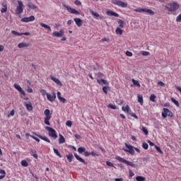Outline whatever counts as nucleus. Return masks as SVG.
I'll return each mask as SVG.
<instances>
[{"instance_id": "obj_1", "label": "nucleus", "mask_w": 181, "mask_h": 181, "mask_svg": "<svg viewBox=\"0 0 181 181\" xmlns=\"http://www.w3.org/2000/svg\"><path fill=\"white\" fill-rule=\"evenodd\" d=\"M180 6H179V4L176 3L175 1H171L166 5L165 8L169 12H176L177 9H179Z\"/></svg>"}, {"instance_id": "obj_2", "label": "nucleus", "mask_w": 181, "mask_h": 181, "mask_svg": "<svg viewBox=\"0 0 181 181\" xmlns=\"http://www.w3.org/2000/svg\"><path fill=\"white\" fill-rule=\"evenodd\" d=\"M122 110L124 111V112H127L129 115H131V117H133V118H135L136 119H138V116L134 112H132V110H131V107H129V105H126L122 107Z\"/></svg>"}, {"instance_id": "obj_3", "label": "nucleus", "mask_w": 181, "mask_h": 181, "mask_svg": "<svg viewBox=\"0 0 181 181\" xmlns=\"http://www.w3.org/2000/svg\"><path fill=\"white\" fill-rule=\"evenodd\" d=\"M44 114L45 115V118L44 120L45 125H50V122H49V121H50V119L52 118V114H50V110L49 109H46L44 111Z\"/></svg>"}, {"instance_id": "obj_4", "label": "nucleus", "mask_w": 181, "mask_h": 181, "mask_svg": "<svg viewBox=\"0 0 181 181\" xmlns=\"http://www.w3.org/2000/svg\"><path fill=\"white\" fill-rule=\"evenodd\" d=\"M116 160H118L119 162H122V163H126V165H128L129 166H132V168H135V164L132 163V162L125 160V158H123L121 156H117L115 157Z\"/></svg>"}, {"instance_id": "obj_5", "label": "nucleus", "mask_w": 181, "mask_h": 181, "mask_svg": "<svg viewBox=\"0 0 181 181\" xmlns=\"http://www.w3.org/2000/svg\"><path fill=\"white\" fill-rule=\"evenodd\" d=\"M163 112L161 113L163 118H167L168 117L173 118V112H172L169 109L163 108Z\"/></svg>"}, {"instance_id": "obj_6", "label": "nucleus", "mask_w": 181, "mask_h": 181, "mask_svg": "<svg viewBox=\"0 0 181 181\" xmlns=\"http://www.w3.org/2000/svg\"><path fill=\"white\" fill-rule=\"evenodd\" d=\"M18 6L16 8V15H21L22 12H23V2L21 0H18Z\"/></svg>"}, {"instance_id": "obj_7", "label": "nucleus", "mask_w": 181, "mask_h": 181, "mask_svg": "<svg viewBox=\"0 0 181 181\" xmlns=\"http://www.w3.org/2000/svg\"><path fill=\"white\" fill-rule=\"evenodd\" d=\"M45 129L49 132V136L53 138L54 139H57V133H56V130L52 127H46Z\"/></svg>"}, {"instance_id": "obj_8", "label": "nucleus", "mask_w": 181, "mask_h": 181, "mask_svg": "<svg viewBox=\"0 0 181 181\" xmlns=\"http://www.w3.org/2000/svg\"><path fill=\"white\" fill-rule=\"evenodd\" d=\"M125 146L127 148H123L124 152H128L130 155H135V147L132 145H128V144H125Z\"/></svg>"}, {"instance_id": "obj_9", "label": "nucleus", "mask_w": 181, "mask_h": 181, "mask_svg": "<svg viewBox=\"0 0 181 181\" xmlns=\"http://www.w3.org/2000/svg\"><path fill=\"white\" fill-rule=\"evenodd\" d=\"M112 4H113L114 5H117L119 8H127V6H128V4H127V3L120 0H114L112 1Z\"/></svg>"}, {"instance_id": "obj_10", "label": "nucleus", "mask_w": 181, "mask_h": 181, "mask_svg": "<svg viewBox=\"0 0 181 181\" xmlns=\"http://www.w3.org/2000/svg\"><path fill=\"white\" fill-rule=\"evenodd\" d=\"M134 12H139L140 13H142V12H146L147 13H149V15H155V12L153 11L148 8H136L134 9Z\"/></svg>"}, {"instance_id": "obj_11", "label": "nucleus", "mask_w": 181, "mask_h": 181, "mask_svg": "<svg viewBox=\"0 0 181 181\" xmlns=\"http://www.w3.org/2000/svg\"><path fill=\"white\" fill-rule=\"evenodd\" d=\"M53 37H63L64 36V30L61 28L59 32L55 31L52 34Z\"/></svg>"}, {"instance_id": "obj_12", "label": "nucleus", "mask_w": 181, "mask_h": 181, "mask_svg": "<svg viewBox=\"0 0 181 181\" xmlns=\"http://www.w3.org/2000/svg\"><path fill=\"white\" fill-rule=\"evenodd\" d=\"M49 78L54 81V83H55L56 84H57V86H60V87H62V86H63V83H62V82L60 81V80L58 78H56L52 75L49 76Z\"/></svg>"}, {"instance_id": "obj_13", "label": "nucleus", "mask_w": 181, "mask_h": 181, "mask_svg": "<svg viewBox=\"0 0 181 181\" xmlns=\"http://www.w3.org/2000/svg\"><path fill=\"white\" fill-rule=\"evenodd\" d=\"M13 87H14V88H16V90H18L19 93H21V94H22V95H26L25 90H22V88L21 87V86L19 84L14 83Z\"/></svg>"}, {"instance_id": "obj_14", "label": "nucleus", "mask_w": 181, "mask_h": 181, "mask_svg": "<svg viewBox=\"0 0 181 181\" xmlns=\"http://www.w3.org/2000/svg\"><path fill=\"white\" fill-rule=\"evenodd\" d=\"M35 21V16H30V17H24L21 19V22H33Z\"/></svg>"}, {"instance_id": "obj_15", "label": "nucleus", "mask_w": 181, "mask_h": 181, "mask_svg": "<svg viewBox=\"0 0 181 181\" xmlns=\"http://www.w3.org/2000/svg\"><path fill=\"white\" fill-rule=\"evenodd\" d=\"M47 98L48 101H50L51 103H53L56 100V93H53L51 94H47Z\"/></svg>"}, {"instance_id": "obj_16", "label": "nucleus", "mask_w": 181, "mask_h": 181, "mask_svg": "<svg viewBox=\"0 0 181 181\" xmlns=\"http://www.w3.org/2000/svg\"><path fill=\"white\" fill-rule=\"evenodd\" d=\"M67 11L68 12H69V13H74V15H80V12H78V11L71 7H67Z\"/></svg>"}, {"instance_id": "obj_17", "label": "nucleus", "mask_w": 181, "mask_h": 181, "mask_svg": "<svg viewBox=\"0 0 181 181\" xmlns=\"http://www.w3.org/2000/svg\"><path fill=\"white\" fill-rule=\"evenodd\" d=\"M74 21L76 23V25L78 26V28H80L83 25V20H81L79 18H74Z\"/></svg>"}, {"instance_id": "obj_18", "label": "nucleus", "mask_w": 181, "mask_h": 181, "mask_svg": "<svg viewBox=\"0 0 181 181\" xmlns=\"http://www.w3.org/2000/svg\"><path fill=\"white\" fill-rule=\"evenodd\" d=\"M106 14L107 15V16H115V18L119 17V14H118L112 11H107L106 12Z\"/></svg>"}, {"instance_id": "obj_19", "label": "nucleus", "mask_w": 181, "mask_h": 181, "mask_svg": "<svg viewBox=\"0 0 181 181\" xmlns=\"http://www.w3.org/2000/svg\"><path fill=\"white\" fill-rule=\"evenodd\" d=\"M35 135H36V136L40 138V139H42V141H45V142H48V144H50V139H49V138H47L46 136H43L40 134H35Z\"/></svg>"}, {"instance_id": "obj_20", "label": "nucleus", "mask_w": 181, "mask_h": 181, "mask_svg": "<svg viewBox=\"0 0 181 181\" xmlns=\"http://www.w3.org/2000/svg\"><path fill=\"white\" fill-rule=\"evenodd\" d=\"M97 83L100 84V86H103L104 84L105 86H108V81H107L105 79H98Z\"/></svg>"}, {"instance_id": "obj_21", "label": "nucleus", "mask_w": 181, "mask_h": 181, "mask_svg": "<svg viewBox=\"0 0 181 181\" xmlns=\"http://www.w3.org/2000/svg\"><path fill=\"white\" fill-rule=\"evenodd\" d=\"M29 44L26 43V42H20L18 45V49H23V47H29Z\"/></svg>"}, {"instance_id": "obj_22", "label": "nucleus", "mask_w": 181, "mask_h": 181, "mask_svg": "<svg viewBox=\"0 0 181 181\" xmlns=\"http://www.w3.org/2000/svg\"><path fill=\"white\" fill-rule=\"evenodd\" d=\"M74 156H75L76 159H77V160H79V162H81L84 165H87V163H86V160H84V159H83L82 158L78 156V155H77V153H74Z\"/></svg>"}, {"instance_id": "obj_23", "label": "nucleus", "mask_w": 181, "mask_h": 181, "mask_svg": "<svg viewBox=\"0 0 181 181\" xmlns=\"http://www.w3.org/2000/svg\"><path fill=\"white\" fill-rule=\"evenodd\" d=\"M25 107H26V109L28 111H33V106H32V103H24Z\"/></svg>"}, {"instance_id": "obj_24", "label": "nucleus", "mask_w": 181, "mask_h": 181, "mask_svg": "<svg viewBox=\"0 0 181 181\" xmlns=\"http://www.w3.org/2000/svg\"><path fill=\"white\" fill-rule=\"evenodd\" d=\"M137 98L138 103H139L140 105H144V97L142 96V95H138Z\"/></svg>"}, {"instance_id": "obj_25", "label": "nucleus", "mask_w": 181, "mask_h": 181, "mask_svg": "<svg viewBox=\"0 0 181 181\" xmlns=\"http://www.w3.org/2000/svg\"><path fill=\"white\" fill-rule=\"evenodd\" d=\"M40 25L42 27V28H45V29H47L48 30H49V32H52V28L48 25H46L43 23H40Z\"/></svg>"}, {"instance_id": "obj_26", "label": "nucleus", "mask_w": 181, "mask_h": 181, "mask_svg": "<svg viewBox=\"0 0 181 181\" xmlns=\"http://www.w3.org/2000/svg\"><path fill=\"white\" fill-rule=\"evenodd\" d=\"M66 142V139H64V136L62 134H59V144H64Z\"/></svg>"}, {"instance_id": "obj_27", "label": "nucleus", "mask_w": 181, "mask_h": 181, "mask_svg": "<svg viewBox=\"0 0 181 181\" xmlns=\"http://www.w3.org/2000/svg\"><path fill=\"white\" fill-rule=\"evenodd\" d=\"M30 155L31 156H33V158H35V159H37V153L35 150H31Z\"/></svg>"}, {"instance_id": "obj_28", "label": "nucleus", "mask_w": 181, "mask_h": 181, "mask_svg": "<svg viewBox=\"0 0 181 181\" xmlns=\"http://www.w3.org/2000/svg\"><path fill=\"white\" fill-rule=\"evenodd\" d=\"M27 6L30 8V9H37V7L32 3L27 4Z\"/></svg>"}, {"instance_id": "obj_29", "label": "nucleus", "mask_w": 181, "mask_h": 181, "mask_svg": "<svg viewBox=\"0 0 181 181\" xmlns=\"http://www.w3.org/2000/svg\"><path fill=\"white\" fill-rule=\"evenodd\" d=\"M132 81L134 84V86H136V87H141V84L139 83V81L135 80V79H132Z\"/></svg>"}, {"instance_id": "obj_30", "label": "nucleus", "mask_w": 181, "mask_h": 181, "mask_svg": "<svg viewBox=\"0 0 181 181\" xmlns=\"http://www.w3.org/2000/svg\"><path fill=\"white\" fill-rule=\"evenodd\" d=\"M115 32H116L117 35H122V33H123L122 29H121V28H119V27H117L116 28Z\"/></svg>"}, {"instance_id": "obj_31", "label": "nucleus", "mask_w": 181, "mask_h": 181, "mask_svg": "<svg viewBox=\"0 0 181 181\" xmlns=\"http://www.w3.org/2000/svg\"><path fill=\"white\" fill-rule=\"evenodd\" d=\"M156 95L155 94H151L150 95V101H152V103H155L156 100Z\"/></svg>"}, {"instance_id": "obj_32", "label": "nucleus", "mask_w": 181, "mask_h": 181, "mask_svg": "<svg viewBox=\"0 0 181 181\" xmlns=\"http://www.w3.org/2000/svg\"><path fill=\"white\" fill-rule=\"evenodd\" d=\"M136 181H145V180H146V178H145V177H143V176H137L136 177Z\"/></svg>"}, {"instance_id": "obj_33", "label": "nucleus", "mask_w": 181, "mask_h": 181, "mask_svg": "<svg viewBox=\"0 0 181 181\" xmlns=\"http://www.w3.org/2000/svg\"><path fill=\"white\" fill-rule=\"evenodd\" d=\"M21 165L24 166V168H28V166H29V163H28V161H26V160H23L21 161Z\"/></svg>"}, {"instance_id": "obj_34", "label": "nucleus", "mask_w": 181, "mask_h": 181, "mask_svg": "<svg viewBox=\"0 0 181 181\" xmlns=\"http://www.w3.org/2000/svg\"><path fill=\"white\" fill-rule=\"evenodd\" d=\"M4 8L1 9V13H6V11H8V6L6 5H3Z\"/></svg>"}, {"instance_id": "obj_35", "label": "nucleus", "mask_w": 181, "mask_h": 181, "mask_svg": "<svg viewBox=\"0 0 181 181\" xmlns=\"http://www.w3.org/2000/svg\"><path fill=\"white\" fill-rule=\"evenodd\" d=\"M118 23L119 24V28H124V21H122V20H121V19H119L118 20Z\"/></svg>"}, {"instance_id": "obj_36", "label": "nucleus", "mask_w": 181, "mask_h": 181, "mask_svg": "<svg viewBox=\"0 0 181 181\" xmlns=\"http://www.w3.org/2000/svg\"><path fill=\"white\" fill-rule=\"evenodd\" d=\"M78 153H83L86 152V148L79 147L78 148Z\"/></svg>"}, {"instance_id": "obj_37", "label": "nucleus", "mask_w": 181, "mask_h": 181, "mask_svg": "<svg viewBox=\"0 0 181 181\" xmlns=\"http://www.w3.org/2000/svg\"><path fill=\"white\" fill-rule=\"evenodd\" d=\"M40 93L42 94V95L43 97H45V95H47V94H49V93H47L46 92V90H45V89H40Z\"/></svg>"}, {"instance_id": "obj_38", "label": "nucleus", "mask_w": 181, "mask_h": 181, "mask_svg": "<svg viewBox=\"0 0 181 181\" xmlns=\"http://www.w3.org/2000/svg\"><path fill=\"white\" fill-rule=\"evenodd\" d=\"M67 160L69 162H71V160H73V158H74V156H73V154H69L68 156H66Z\"/></svg>"}, {"instance_id": "obj_39", "label": "nucleus", "mask_w": 181, "mask_h": 181, "mask_svg": "<svg viewBox=\"0 0 181 181\" xmlns=\"http://www.w3.org/2000/svg\"><path fill=\"white\" fill-rule=\"evenodd\" d=\"M53 151L56 153L57 156H59V158H62V154H60L59 150H57V148H53Z\"/></svg>"}, {"instance_id": "obj_40", "label": "nucleus", "mask_w": 181, "mask_h": 181, "mask_svg": "<svg viewBox=\"0 0 181 181\" xmlns=\"http://www.w3.org/2000/svg\"><path fill=\"white\" fill-rule=\"evenodd\" d=\"M171 101L175 104V105H176L177 107H179V101L176 100L173 98H171Z\"/></svg>"}, {"instance_id": "obj_41", "label": "nucleus", "mask_w": 181, "mask_h": 181, "mask_svg": "<svg viewBox=\"0 0 181 181\" xmlns=\"http://www.w3.org/2000/svg\"><path fill=\"white\" fill-rule=\"evenodd\" d=\"M141 131L144 132V135H148V129H146V127H142Z\"/></svg>"}, {"instance_id": "obj_42", "label": "nucleus", "mask_w": 181, "mask_h": 181, "mask_svg": "<svg viewBox=\"0 0 181 181\" xmlns=\"http://www.w3.org/2000/svg\"><path fill=\"white\" fill-rule=\"evenodd\" d=\"M11 33L15 35V36H22V33H18L16 30H12Z\"/></svg>"}, {"instance_id": "obj_43", "label": "nucleus", "mask_w": 181, "mask_h": 181, "mask_svg": "<svg viewBox=\"0 0 181 181\" xmlns=\"http://www.w3.org/2000/svg\"><path fill=\"white\" fill-rule=\"evenodd\" d=\"M90 13L91 15H93V16H95L96 18H98L100 16V14L97 12H94L93 11H90Z\"/></svg>"}, {"instance_id": "obj_44", "label": "nucleus", "mask_w": 181, "mask_h": 181, "mask_svg": "<svg viewBox=\"0 0 181 181\" xmlns=\"http://www.w3.org/2000/svg\"><path fill=\"white\" fill-rule=\"evenodd\" d=\"M103 91L105 93V94H108V87L107 86H103Z\"/></svg>"}, {"instance_id": "obj_45", "label": "nucleus", "mask_w": 181, "mask_h": 181, "mask_svg": "<svg viewBox=\"0 0 181 181\" xmlns=\"http://www.w3.org/2000/svg\"><path fill=\"white\" fill-rule=\"evenodd\" d=\"M142 148L144 149L147 150L149 148V146L148 145V144L144 142L143 144H142Z\"/></svg>"}, {"instance_id": "obj_46", "label": "nucleus", "mask_w": 181, "mask_h": 181, "mask_svg": "<svg viewBox=\"0 0 181 181\" xmlns=\"http://www.w3.org/2000/svg\"><path fill=\"white\" fill-rule=\"evenodd\" d=\"M108 108H111L112 110H117V106L112 105V104H109L107 105Z\"/></svg>"}, {"instance_id": "obj_47", "label": "nucleus", "mask_w": 181, "mask_h": 181, "mask_svg": "<svg viewBox=\"0 0 181 181\" xmlns=\"http://www.w3.org/2000/svg\"><path fill=\"white\" fill-rule=\"evenodd\" d=\"M72 124H73V123H72L71 121H70V120H68V121H66V127H69V128H71Z\"/></svg>"}, {"instance_id": "obj_48", "label": "nucleus", "mask_w": 181, "mask_h": 181, "mask_svg": "<svg viewBox=\"0 0 181 181\" xmlns=\"http://www.w3.org/2000/svg\"><path fill=\"white\" fill-rule=\"evenodd\" d=\"M106 165H107V166H110V168H114V163H111V162H110V161H107V162H106Z\"/></svg>"}, {"instance_id": "obj_49", "label": "nucleus", "mask_w": 181, "mask_h": 181, "mask_svg": "<svg viewBox=\"0 0 181 181\" xmlns=\"http://www.w3.org/2000/svg\"><path fill=\"white\" fill-rule=\"evenodd\" d=\"M129 177H133V176L135 175V174L132 172V170H129Z\"/></svg>"}, {"instance_id": "obj_50", "label": "nucleus", "mask_w": 181, "mask_h": 181, "mask_svg": "<svg viewBox=\"0 0 181 181\" xmlns=\"http://www.w3.org/2000/svg\"><path fill=\"white\" fill-rule=\"evenodd\" d=\"M155 148L156 149V151H158V152H159V153H163L162 149H160L159 146H155Z\"/></svg>"}, {"instance_id": "obj_51", "label": "nucleus", "mask_w": 181, "mask_h": 181, "mask_svg": "<svg viewBox=\"0 0 181 181\" xmlns=\"http://www.w3.org/2000/svg\"><path fill=\"white\" fill-rule=\"evenodd\" d=\"M59 101H61V103H63V104L66 103V99L63 97H61L59 98Z\"/></svg>"}, {"instance_id": "obj_52", "label": "nucleus", "mask_w": 181, "mask_h": 181, "mask_svg": "<svg viewBox=\"0 0 181 181\" xmlns=\"http://www.w3.org/2000/svg\"><path fill=\"white\" fill-rule=\"evenodd\" d=\"M30 138H33V139H35L37 142H40V139H37V137L35 136H30Z\"/></svg>"}, {"instance_id": "obj_53", "label": "nucleus", "mask_w": 181, "mask_h": 181, "mask_svg": "<svg viewBox=\"0 0 181 181\" xmlns=\"http://www.w3.org/2000/svg\"><path fill=\"white\" fill-rule=\"evenodd\" d=\"M11 115L12 116V117H13L14 115H15V110H11V112H10V115H8V117L9 118V117H11Z\"/></svg>"}, {"instance_id": "obj_54", "label": "nucleus", "mask_w": 181, "mask_h": 181, "mask_svg": "<svg viewBox=\"0 0 181 181\" xmlns=\"http://www.w3.org/2000/svg\"><path fill=\"white\" fill-rule=\"evenodd\" d=\"M143 56H149L150 53L147 51H144L141 54Z\"/></svg>"}, {"instance_id": "obj_55", "label": "nucleus", "mask_w": 181, "mask_h": 181, "mask_svg": "<svg viewBox=\"0 0 181 181\" xmlns=\"http://www.w3.org/2000/svg\"><path fill=\"white\" fill-rule=\"evenodd\" d=\"M132 52H129V51H127L126 52V55H127L129 57H132Z\"/></svg>"}, {"instance_id": "obj_56", "label": "nucleus", "mask_w": 181, "mask_h": 181, "mask_svg": "<svg viewBox=\"0 0 181 181\" xmlns=\"http://www.w3.org/2000/svg\"><path fill=\"white\" fill-rule=\"evenodd\" d=\"M176 22H181V13L177 16L176 18Z\"/></svg>"}, {"instance_id": "obj_57", "label": "nucleus", "mask_w": 181, "mask_h": 181, "mask_svg": "<svg viewBox=\"0 0 181 181\" xmlns=\"http://www.w3.org/2000/svg\"><path fill=\"white\" fill-rule=\"evenodd\" d=\"M0 174L3 175H6V172H5V170L0 169Z\"/></svg>"}, {"instance_id": "obj_58", "label": "nucleus", "mask_w": 181, "mask_h": 181, "mask_svg": "<svg viewBox=\"0 0 181 181\" xmlns=\"http://www.w3.org/2000/svg\"><path fill=\"white\" fill-rule=\"evenodd\" d=\"M74 4H75V5L80 6V5H81V1H80V0H76Z\"/></svg>"}, {"instance_id": "obj_59", "label": "nucleus", "mask_w": 181, "mask_h": 181, "mask_svg": "<svg viewBox=\"0 0 181 181\" xmlns=\"http://www.w3.org/2000/svg\"><path fill=\"white\" fill-rule=\"evenodd\" d=\"M27 91L28 93H33V89H32V88H30V86H28L27 88Z\"/></svg>"}, {"instance_id": "obj_60", "label": "nucleus", "mask_w": 181, "mask_h": 181, "mask_svg": "<svg viewBox=\"0 0 181 181\" xmlns=\"http://www.w3.org/2000/svg\"><path fill=\"white\" fill-rule=\"evenodd\" d=\"M158 85L160 86V87H163V86H165V83L162 81H158Z\"/></svg>"}, {"instance_id": "obj_61", "label": "nucleus", "mask_w": 181, "mask_h": 181, "mask_svg": "<svg viewBox=\"0 0 181 181\" xmlns=\"http://www.w3.org/2000/svg\"><path fill=\"white\" fill-rule=\"evenodd\" d=\"M90 155H91V153L90 152L85 151L84 156H90Z\"/></svg>"}, {"instance_id": "obj_62", "label": "nucleus", "mask_w": 181, "mask_h": 181, "mask_svg": "<svg viewBox=\"0 0 181 181\" xmlns=\"http://www.w3.org/2000/svg\"><path fill=\"white\" fill-rule=\"evenodd\" d=\"M148 144H149L150 146H156L155 144H153V142H152V141H151L149 140L148 141Z\"/></svg>"}, {"instance_id": "obj_63", "label": "nucleus", "mask_w": 181, "mask_h": 181, "mask_svg": "<svg viewBox=\"0 0 181 181\" xmlns=\"http://www.w3.org/2000/svg\"><path fill=\"white\" fill-rule=\"evenodd\" d=\"M98 77L101 78L104 76V74L99 72V73H98Z\"/></svg>"}, {"instance_id": "obj_64", "label": "nucleus", "mask_w": 181, "mask_h": 181, "mask_svg": "<svg viewBox=\"0 0 181 181\" xmlns=\"http://www.w3.org/2000/svg\"><path fill=\"white\" fill-rule=\"evenodd\" d=\"M115 181H124V178H116Z\"/></svg>"}]
</instances>
